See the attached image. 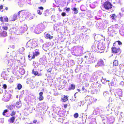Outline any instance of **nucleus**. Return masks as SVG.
Listing matches in <instances>:
<instances>
[{
	"mask_svg": "<svg viewBox=\"0 0 124 124\" xmlns=\"http://www.w3.org/2000/svg\"><path fill=\"white\" fill-rule=\"evenodd\" d=\"M28 58H29V59H30V57H31V56H30V55L29 54V55H28Z\"/></svg>",
	"mask_w": 124,
	"mask_h": 124,
	"instance_id": "55",
	"label": "nucleus"
},
{
	"mask_svg": "<svg viewBox=\"0 0 124 124\" xmlns=\"http://www.w3.org/2000/svg\"><path fill=\"white\" fill-rule=\"evenodd\" d=\"M10 30L12 32H15L17 31L16 28L15 27H12Z\"/></svg>",
	"mask_w": 124,
	"mask_h": 124,
	"instance_id": "26",
	"label": "nucleus"
},
{
	"mask_svg": "<svg viewBox=\"0 0 124 124\" xmlns=\"http://www.w3.org/2000/svg\"><path fill=\"white\" fill-rule=\"evenodd\" d=\"M116 42H117L118 45H121L122 44V42L119 40L116 41Z\"/></svg>",
	"mask_w": 124,
	"mask_h": 124,
	"instance_id": "40",
	"label": "nucleus"
},
{
	"mask_svg": "<svg viewBox=\"0 0 124 124\" xmlns=\"http://www.w3.org/2000/svg\"><path fill=\"white\" fill-rule=\"evenodd\" d=\"M75 85L73 84H71L70 85V86L69 87L68 89L69 90L74 89L75 88Z\"/></svg>",
	"mask_w": 124,
	"mask_h": 124,
	"instance_id": "25",
	"label": "nucleus"
},
{
	"mask_svg": "<svg viewBox=\"0 0 124 124\" xmlns=\"http://www.w3.org/2000/svg\"><path fill=\"white\" fill-rule=\"evenodd\" d=\"M17 17L16 15H14L11 17V19L10 20L11 21H14L16 20Z\"/></svg>",
	"mask_w": 124,
	"mask_h": 124,
	"instance_id": "21",
	"label": "nucleus"
},
{
	"mask_svg": "<svg viewBox=\"0 0 124 124\" xmlns=\"http://www.w3.org/2000/svg\"><path fill=\"white\" fill-rule=\"evenodd\" d=\"M66 10L67 12H69L70 11V8H66Z\"/></svg>",
	"mask_w": 124,
	"mask_h": 124,
	"instance_id": "45",
	"label": "nucleus"
},
{
	"mask_svg": "<svg viewBox=\"0 0 124 124\" xmlns=\"http://www.w3.org/2000/svg\"><path fill=\"white\" fill-rule=\"evenodd\" d=\"M7 33L5 31H3L1 33V36L5 37L7 36Z\"/></svg>",
	"mask_w": 124,
	"mask_h": 124,
	"instance_id": "27",
	"label": "nucleus"
},
{
	"mask_svg": "<svg viewBox=\"0 0 124 124\" xmlns=\"http://www.w3.org/2000/svg\"><path fill=\"white\" fill-rule=\"evenodd\" d=\"M16 117L13 116L11 117L8 120V122L10 123H12L14 122Z\"/></svg>",
	"mask_w": 124,
	"mask_h": 124,
	"instance_id": "12",
	"label": "nucleus"
},
{
	"mask_svg": "<svg viewBox=\"0 0 124 124\" xmlns=\"http://www.w3.org/2000/svg\"><path fill=\"white\" fill-rule=\"evenodd\" d=\"M14 106L13 104H11L7 106V108L10 110H12L13 109V108L14 107Z\"/></svg>",
	"mask_w": 124,
	"mask_h": 124,
	"instance_id": "19",
	"label": "nucleus"
},
{
	"mask_svg": "<svg viewBox=\"0 0 124 124\" xmlns=\"http://www.w3.org/2000/svg\"><path fill=\"white\" fill-rule=\"evenodd\" d=\"M5 25H7V26H8V25H9V24L8 23H6L5 24Z\"/></svg>",
	"mask_w": 124,
	"mask_h": 124,
	"instance_id": "57",
	"label": "nucleus"
},
{
	"mask_svg": "<svg viewBox=\"0 0 124 124\" xmlns=\"http://www.w3.org/2000/svg\"><path fill=\"white\" fill-rule=\"evenodd\" d=\"M3 88L4 89H6L7 88V85L5 84H3Z\"/></svg>",
	"mask_w": 124,
	"mask_h": 124,
	"instance_id": "41",
	"label": "nucleus"
},
{
	"mask_svg": "<svg viewBox=\"0 0 124 124\" xmlns=\"http://www.w3.org/2000/svg\"><path fill=\"white\" fill-rule=\"evenodd\" d=\"M39 52L38 51L35 52L34 54L35 55V56H37L38 55H39Z\"/></svg>",
	"mask_w": 124,
	"mask_h": 124,
	"instance_id": "38",
	"label": "nucleus"
},
{
	"mask_svg": "<svg viewBox=\"0 0 124 124\" xmlns=\"http://www.w3.org/2000/svg\"><path fill=\"white\" fill-rule=\"evenodd\" d=\"M3 7V5H0V10L2 9Z\"/></svg>",
	"mask_w": 124,
	"mask_h": 124,
	"instance_id": "50",
	"label": "nucleus"
},
{
	"mask_svg": "<svg viewBox=\"0 0 124 124\" xmlns=\"http://www.w3.org/2000/svg\"><path fill=\"white\" fill-rule=\"evenodd\" d=\"M103 6L106 9L108 10L112 7V5L109 2L106 1L103 4Z\"/></svg>",
	"mask_w": 124,
	"mask_h": 124,
	"instance_id": "4",
	"label": "nucleus"
},
{
	"mask_svg": "<svg viewBox=\"0 0 124 124\" xmlns=\"http://www.w3.org/2000/svg\"><path fill=\"white\" fill-rule=\"evenodd\" d=\"M37 12L38 14L40 15H41L42 13V12H41L40 10H39L37 11Z\"/></svg>",
	"mask_w": 124,
	"mask_h": 124,
	"instance_id": "37",
	"label": "nucleus"
},
{
	"mask_svg": "<svg viewBox=\"0 0 124 124\" xmlns=\"http://www.w3.org/2000/svg\"><path fill=\"white\" fill-rule=\"evenodd\" d=\"M19 72L21 75H23L25 73L24 70L22 68H20L19 70Z\"/></svg>",
	"mask_w": 124,
	"mask_h": 124,
	"instance_id": "22",
	"label": "nucleus"
},
{
	"mask_svg": "<svg viewBox=\"0 0 124 124\" xmlns=\"http://www.w3.org/2000/svg\"><path fill=\"white\" fill-rule=\"evenodd\" d=\"M16 114V111H13L11 112V113L10 114V115L11 116H15Z\"/></svg>",
	"mask_w": 124,
	"mask_h": 124,
	"instance_id": "30",
	"label": "nucleus"
},
{
	"mask_svg": "<svg viewBox=\"0 0 124 124\" xmlns=\"http://www.w3.org/2000/svg\"><path fill=\"white\" fill-rule=\"evenodd\" d=\"M116 57H117V56H115V58H116Z\"/></svg>",
	"mask_w": 124,
	"mask_h": 124,
	"instance_id": "61",
	"label": "nucleus"
},
{
	"mask_svg": "<svg viewBox=\"0 0 124 124\" xmlns=\"http://www.w3.org/2000/svg\"><path fill=\"white\" fill-rule=\"evenodd\" d=\"M120 49L115 47H112L111 48L112 52L113 53L116 54L120 52Z\"/></svg>",
	"mask_w": 124,
	"mask_h": 124,
	"instance_id": "7",
	"label": "nucleus"
},
{
	"mask_svg": "<svg viewBox=\"0 0 124 124\" xmlns=\"http://www.w3.org/2000/svg\"><path fill=\"white\" fill-rule=\"evenodd\" d=\"M58 121L60 122H62L63 121L62 119H61V118H59L58 119Z\"/></svg>",
	"mask_w": 124,
	"mask_h": 124,
	"instance_id": "47",
	"label": "nucleus"
},
{
	"mask_svg": "<svg viewBox=\"0 0 124 124\" xmlns=\"http://www.w3.org/2000/svg\"><path fill=\"white\" fill-rule=\"evenodd\" d=\"M62 101L63 102H65L67 101L68 100V97L67 95H64L63 97L61 98Z\"/></svg>",
	"mask_w": 124,
	"mask_h": 124,
	"instance_id": "13",
	"label": "nucleus"
},
{
	"mask_svg": "<svg viewBox=\"0 0 124 124\" xmlns=\"http://www.w3.org/2000/svg\"><path fill=\"white\" fill-rule=\"evenodd\" d=\"M8 75V72L5 71H3L1 74V76L3 77H5Z\"/></svg>",
	"mask_w": 124,
	"mask_h": 124,
	"instance_id": "16",
	"label": "nucleus"
},
{
	"mask_svg": "<svg viewBox=\"0 0 124 124\" xmlns=\"http://www.w3.org/2000/svg\"><path fill=\"white\" fill-rule=\"evenodd\" d=\"M21 11H20L18 12V14L19 16H20V14H21Z\"/></svg>",
	"mask_w": 124,
	"mask_h": 124,
	"instance_id": "52",
	"label": "nucleus"
},
{
	"mask_svg": "<svg viewBox=\"0 0 124 124\" xmlns=\"http://www.w3.org/2000/svg\"><path fill=\"white\" fill-rule=\"evenodd\" d=\"M21 11H22L21 12V16H24L26 13L25 10H23Z\"/></svg>",
	"mask_w": 124,
	"mask_h": 124,
	"instance_id": "28",
	"label": "nucleus"
},
{
	"mask_svg": "<svg viewBox=\"0 0 124 124\" xmlns=\"http://www.w3.org/2000/svg\"><path fill=\"white\" fill-rule=\"evenodd\" d=\"M8 112V110L7 109H6L4 110L2 112V115L4 116H5L6 117H8V116H6L5 113Z\"/></svg>",
	"mask_w": 124,
	"mask_h": 124,
	"instance_id": "29",
	"label": "nucleus"
},
{
	"mask_svg": "<svg viewBox=\"0 0 124 124\" xmlns=\"http://www.w3.org/2000/svg\"><path fill=\"white\" fill-rule=\"evenodd\" d=\"M32 73L33 74L35 75L36 76L38 74V72L37 71H35L33 69L32 70Z\"/></svg>",
	"mask_w": 124,
	"mask_h": 124,
	"instance_id": "31",
	"label": "nucleus"
},
{
	"mask_svg": "<svg viewBox=\"0 0 124 124\" xmlns=\"http://www.w3.org/2000/svg\"><path fill=\"white\" fill-rule=\"evenodd\" d=\"M103 62L102 60H100L98 61L97 64V66H100L103 65Z\"/></svg>",
	"mask_w": 124,
	"mask_h": 124,
	"instance_id": "15",
	"label": "nucleus"
},
{
	"mask_svg": "<svg viewBox=\"0 0 124 124\" xmlns=\"http://www.w3.org/2000/svg\"><path fill=\"white\" fill-rule=\"evenodd\" d=\"M52 70V69L51 68H49L47 70V72H50Z\"/></svg>",
	"mask_w": 124,
	"mask_h": 124,
	"instance_id": "43",
	"label": "nucleus"
},
{
	"mask_svg": "<svg viewBox=\"0 0 124 124\" xmlns=\"http://www.w3.org/2000/svg\"><path fill=\"white\" fill-rule=\"evenodd\" d=\"M2 29L3 30L7 31L8 29V27L7 26H4L2 27Z\"/></svg>",
	"mask_w": 124,
	"mask_h": 124,
	"instance_id": "35",
	"label": "nucleus"
},
{
	"mask_svg": "<svg viewBox=\"0 0 124 124\" xmlns=\"http://www.w3.org/2000/svg\"><path fill=\"white\" fill-rule=\"evenodd\" d=\"M26 0H16L17 2L18 5L20 7L23 6L24 3Z\"/></svg>",
	"mask_w": 124,
	"mask_h": 124,
	"instance_id": "8",
	"label": "nucleus"
},
{
	"mask_svg": "<svg viewBox=\"0 0 124 124\" xmlns=\"http://www.w3.org/2000/svg\"><path fill=\"white\" fill-rule=\"evenodd\" d=\"M8 9V7H6V8H5V9L6 10H7Z\"/></svg>",
	"mask_w": 124,
	"mask_h": 124,
	"instance_id": "56",
	"label": "nucleus"
},
{
	"mask_svg": "<svg viewBox=\"0 0 124 124\" xmlns=\"http://www.w3.org/2000/svg\"><path fill=\"white\" fill-rule=\"evenodd\" d=\"M45 27L44 25L42 23L38 24L37 26L35 28V31L37 33H39L41 30L42 29H44Z\"/></svg>",
	"mask_w": 124,
	"mask_h": 124,
	"instance_id": "2",
	"label": "nucleus"
},
{
	"mask_svg": "<svg viewBox=\"0 0 124 124\" xmlns=\"http://www.w3.org/2000/svg\"><path fill=\"white\" fill-rule=\"evenodd\" d=\"M63 83L65 85L67 83V82L65 80H64L63 82Z\"/></svg>",
	"mask_w": 124,
	"mask_h": 124,
	"instance_id": "51",
	"label": "nucleus"
},
{
	"mask_svg": "<svg viewBox=\"0 0 124 124\" xmlns=\"http://www.w3.org/2000/svg\"><path fill=\"white\" fill-rule=\"evenodd\" d=\"M117 25H115L114 26H111L108 29V33L110 35H112V33L115 31H114L115 28H116L117 27Z\"/></svg>",
	"mask_w": 124,
	"mask_h": 124,
	"instance_id": "3",
	"label": "nucleus"
},
{
	"mask_svg": "<svg viewBox=\"0 0 124 124\" xmlns=\"http://www.w3.org/2000/svg\"><path fill=\"white\" fill-rule=\"evenodd\" d=\"M114 66H117L118 65V61L117 60H115L113 62Z\"/></svg>",
	"mask_w": 124,
	"mask_h": 124,
	"instance_id": "20",
	"label": "nucleus"
},
{
	"mask_svg": "<svg viewBox=\"0 0 124 124\" xmlns=\"http://www.w3.org/2000/svg\"><path fill=\"white\" fill-rule=\"evenodd\" d=\"M4 20H3V17L1 16L0 17V20L3 23L4 22H8V18L7 16H5L4 17Z\"/></svg>",
	"mask_w": 124,
	"mask_h": 124,
	"instance_id": "10",
	"label": "nucleus"
},
{
	"mask_svg": "<svg viewBox=\"0 0 124 124\" xmlns=\"http://www.w3.org/2000/svg\"><path fill=\"white\" fill-rule=\"evenodd\" d=\"M27 45L29 47L33 48L37 45L36 41L33 39L30 40L27 43Z\"/></svg>",
	"mask_w": 124,
	"mask_h": 124,
	"instance_id": "1",
	"label": "nucleus"
},
{
	"mask_svg": "<svg viewBox=\"0 0 124 124\" xmlns=\"http://www.w3.org/2000/svg\"><path fill=\"white\" fill-rule=\"evenodd\" d=\"M17 87L18 89L20 90L22 88V86L21 84H19L18 85Z\"/></svg>",
	"mask_w": 124,
	"mask_h": 124,
	"instance_id": "32",
	"label": "nucleus"
},
{
	"mask_svg": "<svg viewBox=\"0 0 124 124\" xmlns=\"http://www.w3.org/2000/svg\"><path fill=\"white\" fill-rule=\"evenodd\" d=\"M44 99V97L43 96H39V101H41Z\"/></svg>",
	"mask_w": 124,
	"mask_h": 124,
	"instance_id": "34",
	"label": "nucleus"
},
{
	"mask_svg": "<svg viewBox=\"0 0 124 124\" xmlns=\"http://www.w3.org/2000/svg\"><path fill=\"white\" fill-rule=\"evenodd\" d=\"M37 122V120H33V123H36Z\"/></svg>",
	"mask_w": 124,
	"mask_h": 124,
	"instance_id": "53",
	"label": "nucleus"
},
{
	"mask_svg": "<svg viewBox=\"0 0 124 124\" xmlns=\"http://www.w3.org/2000/svg\"><path fill=\"white\" fill-rule=\"evenodd\" d=\"M117 17V16L115 14H113L112 15L111 18L112 20H115Z\"/></svg>",
	"mask_w": 124,
	"mask_h": 124,
	"instance_id": "23",
	"label": "nucleus"
},
{
	"mask_svg": "<svg viewBox=\"0 0 124 124\" xmlns=\"http://www.w3.org/2000/svg\"><path fill=\"white\" fill-rule=\"evenodd\" d=\"M43 93L42 92H41L39 93V96H43L42 95L43 94Z\"/></svg>",
	"mask_w": 124,
	"mask_h": 124,
	"instance_id": "46",
	"label": "nucleus"
},
{
	"mask_svg": "<svg viewBox=\"0 0 124 124\" xmlns=\"http://www.w3.org/2000/svg\"><path fill=\"white\" fill-rule=\"evenodd\" d=\"M89 85L88 84H87V85H86V87H87Z\"/></svg>",
	"mask_w": 124,
	"mask_h": 124,
	"instance_id": "59",
	"label": "nucleus"
},
{
	"mask_svg": "<svg viewBox=\"0 0 124 124\" xmlns=\"http://www.w3.org/2000/svg\"><path fill=\"white\" fill-rule=\"evenodd\" d=\"M63 16H66V14L65 12H62L61 14Z\"/></svg>",
	"mask_w": 124,
	"mask_h": 124,
	"instance_id": "44",
	"label": "nucleus"
},
{
	"mask_svg": "<svg viewBox=\"0 0 124 124\" xmlns=\"http://www.w3.org/2000/svg\"><path fill=\"white\" fill-rule=\"evenodd\" d=\"M88 57V56H85V58Z\"/></svg>",
	"mask_w": 124,
	"mask_h": 124,
	"instance_id": "58",
	"label": "nucleus"
},
{
	"mask_svg": "<svg viewBox=\"0 0 124 124\" xmlns=\"http://www.w3.org/2000/svg\"><path fill=\"white\" fill-rule=\"evenodd\" d=\"M27 80L26 81V83L27 84H30V83L31 82V81H32V79L31 80L29 79H27Z\"/></svg>",
	"mask_w": 124,
	"mask_h": 124,
	"instance_id": "33",
	"label": "nucleus"
},
{
	"mask_svg": "<svg viewBox=\"0 0 124 124\" xmlns=\"http://www.w3.org/2000/svg\"><path fill=\"white\" fill-rule=\"evenodd\" d=\"M10 97L11 94L8 92H7L5 93V94L4 95L3 100L5 101H7L10 100Z\"/></svg>",
	"mask_w": 124,
	"mask_h": 124,
	"instance_id": "6",
	"label": "nucleus"
},
{
	"mask_svg": "<svg viewBox=\"0 0 124 124\" xmlns=\"http://www.w3.org/2000/svg\"><path fill=\"white\" fill-rule=\"evenodd\" d=\"M74 116L75 118H77L78 117V113H76L74 115Z\"/></svg>",
	"mask_w": 124,
	"mask_h": 124,
	"instance_id": "36",
	"label": "nucleus"
},
{
	"mask_svg": "<svg viewBox=\"0 0 124 124\" xmlns=\"http://www.w3.org/2000/svg\"><path fill=\"white\" fill-rule=\"evenodd\" d=\"M40 2L42 3H45L46 1V0H40Z\"/></svg>",
	"mask_w": 124,
	"mask_h": 124,
	"instance_id": "42",
	"label": "nucleus"
},
{
	"mask_svg": "<svg viewBox=\"0 0 124 124\" xmlns=\"http://www.w3.org/2000/svg\"><path fill=\"white\" fill-rule=\"evenodd\" d=\"M38 8L39 9H41V10H43L44 9L43 8V7H42V6H41V7H39Z\"/></svg>",
	"mask_w": 124,
	"mask_h": 124,
	"instance_id": "49",
	"label": "nucleus"
},
{
	"mask_svg": "<svg viewBox=\"0 0 124 124\" xmlns=\"http://www.w3.org/2000/svg\"><path fill=\"white\" fill-rule=\"evenodd\" d=\"M115 43H114L113 44V45H114V44H115Z\"/></svg>",
	"mask_w": 124,
	"mask_h": 124,
	"instance_id": "60",
	"label": "nucleus"
},
{
	"mask_svg": "<svg viewBox=\"0 0 124 124\" xmlns=\"http://www.w3.org/2000/svg\"><path fill=\"white\" fill-rule=\"evenodd\" d=\"M82 91H84L85 89L84 86H83L82 87Z\"/></svg>",
	"mask_w": 124,
	"mask_h": 124,
	"instance_id": "54",
	"label": "nucleus"
},
{
	"mask_svg": "<svg viewBox=\"0 0 124 124\" xmlns=\"http://www.w3.org/2000/svg\"><path fill=\"white\" fill-rule=\"evenodd\" d=\"M35 55L34 54V53H33V55L32 56L31 58V59H29V60H31L32 59H34L35 58Z\"/></svg>",
	"mask_w": 124,
	"mask_h": 124,
	"instance_id": "39",
	"label": "nucleus"
},
{
	"mask_svg": "<svg viewBox=\"0 0 124 124\" xmlns=\"http://www.w3.org/2000/svg\"><path fill=\"white\" fill-rule=\"evenodd\" d=\"M94 58L93 55L91 53L88 54V63H91L94 62Z\"/></svg>",
	"mask_w": 124,
	"mask_h": 124,
	"instance_id": "5",
	"label": "nucleus"
},
{
	"mask_svg": "<svg viewBox=\"0 0 124 124\" xmlns=\"http://www.w3.org/2000/svg\"><path fill=\"white\" fill-rule=\"evenodd\" d=\"M22 103L21 102V101H19L16 102L15 104V106L16 108H19L22 106Z\"/></svg>",
	"mask_w": 124,
	"mask_h": 124,
	"instance_id": "9",
	"label": "nucleus"
},
{
	"mask_svg": "<svg viewBox=\"0 0 124 124\" xmlns=\"http://www.w3.org/2000/svg\"><path fill=\"white\" fill-rule=\"evenodd\" d=\"M53 36H51L49 34H47L46 35L45 38L46 39H51L53 38Z\"/></svg>",
	"mask_w": 124,
	"mask_h": 124,
	"instance_id": "18",
	"label": "nucleus"
},
{
	"mask_svg": "<svg viewBox=\"0 0 124 124\" xmlns=\"http://www.w3.org/2000/svg\"><path fill=\"white\" fill-rule=\"evenodd\" d=\"M27 29V27L26 25H24L20 28V30L22 32H24Z\"/></svg>",
	"mask_w": 124,
	"mask_h": 124,
	"instance_id": "11",
	"label": "nucleus"
},
{
	"mask_svg": "<svg viewBox=\"0 0 124 124\" xmlns=\"http://www.w3.org/2000/svg\"><path fill=\"white\" fill-rule=\"evenodd\" d=\"M71 10L74 11V14H76L78 13V11L77 8L75 7L73 8H71Z\"/></svg>",
	"mask_w": 124,
	"mask_h": 124,
	"instance_id": "17",
	"label": "nucleus"
},
{
	"mask_svg": "<svg viewBox=\"0 0 124 124\" xmlns=\"http://www.w3.org/2000/svg\"><path fill=\"white\" fill-rule=\"evenodd\" d=\"M97 47L98 49L102 50L104 47L102 44L100 42L97 45Z\"/></svg>",
	"mask_w": 124,
	"mask_h": 124,
	"instance_id": "14",
	"label": "nucleus"
},
{
	"mask_svg": "<svg viewBox=\"0 0 124 124\" xmlns=\"http://www.w3.org/2000/svg\"><path fill=\"white\" fill-rule=\"evenodd\" d=\"M64 107L65 108H66L68 106L67 105V104H64Z\"/></svg>",
	"mask_w": 124,
	"mask_h": 124,
	"instance_id": "48",
	"label": "nucleus"
},
{
	"mask_svg": "<svg viewBox=\"0 0 124 124\" xmlns=\"http://www.w3.org/2000/svg\"><path fill=\"white\" fill-rule=\"evenodd\" d=\"M103 95L106 98L108 97H109V93H108L107 91L104 92L103 93Z\"/></svg>",
	"mask_w": 124,
	"mask_h": 124,
	"instance_id": "24",
	"label": "nucleus"
}]
</instances>
